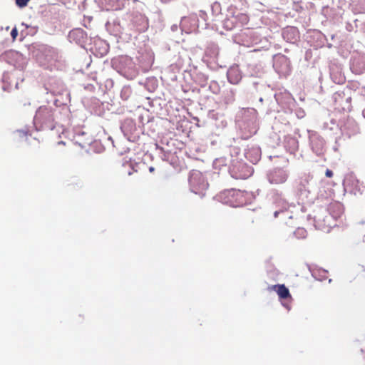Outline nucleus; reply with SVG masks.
Returning a JSON list of instances; mask_svg holds the SVG:
<instances>
[{
	"label": "nucleus",
	"instance_id": "4468645a",
	"mask_svg": "<svg viewBox=\"0 0 365 365\" xmlns=\"http://www.w3.org/2000/svg\"><path fill=\"white\" fill-rule=\"evenodd\" d=\"M107 51H108V46H107V45H106L105 48L103 49V51L101 54L103 56V54H106L107 53Z\"/></svg>",
	"mask_w": 365,
	"mask_h": 365
},
{
	"label": "nucleus",
	"instance_id": "9d476101",
	"mask_svg": "<svg viewBox=\"0 0 365 365\" xmlns=\"http://www.w3.org/2000/svg\"><path fill=\"white\" fill-rule=\"evenodd\" d=\"M30 0H16V4L20 7H25Z\"/></svg>",
	"mask_w": 365,
	"mask_h": 365
},
{
	"label": "nucleus",
	"instance_id": "ddd939ff",
	"mask_svg": "<svg viewBox=\"0 0 365 365\" xmlns=\"http://www.w3.org/2000/svg\"><path fill=\"white\" fill-rule=\"evenodd\" d=\"M325 175L327 178H331L333 176V172L331 170L327 169L325 172Z\"/></svg>",
	"mask_w": 365,
	"mask_h": 365
},
{
	"label": "nucleus",
	"instance_id": "f03ea898",
	"mask_svg": "<svg viewBox=\"0 0 365 365\" xmlns=\"http://www.w3.org/2000/svg\"><path fill=\"white\" fill-rule=\"evenodd\" d=\"M247 192L240 190L230 189L223 191L220 197L222 201L232 207L242 206L246 203Z\"/></svg>",
	"mask_w": 365,
	"mask_h": 365
},
{
	"label": "nucleus",
	"instance_id": "6e6552de",
	"mask_svg": "<svg viewBox=\"0 0 365 365\" xmlns=\"http://www.w3.org/2000/svg\"><path fill=\"white\" fill-rule=\"evenodd\" d=\"M294 234L298 239H304L307 236V232L303 227H298L297 229H296Z\"/></svg>",
	"mask_w": 365,
	"mask_h": 365
},
{
	"label": "nucleus",
	"instance_id": "dca6fc26",
	"mask_svg": "<svg viewBox=\"0 0 365 365\" xmlns=\"http://www.w3.org/2000/svg\"><path fill=\"white\" fill-rule=\"evenodd\" d=\"M149 170H150V172H153V171H154V168L150 167V168H149Z\"/></svg>",
	"mask_w": 365,
	"mask_h": 365
},
{
	"label": "nucleus",
	"instance_id": "423d86ee",
	"mask_svg": "<svg viewBox=\"0 0 365 365\" xmlns=\"http://www.w3.org/2000/svg\"><path fill=\"white\" fill-rule=\"evenodd\" d=\"M239 19L243 22L248 21V17L246 14H240L237 16H232L227 18L224 22L225 28L228 30H232L233 28L237 26V19Z\"/></svg>",
	"mask_w": 365,
	"mask_h": 365
},
{
	"label": "nucleus",
	"instance_id": "7ed1b4c3",
	"mask_svg": "<svg viewBox=\"0 0 365 365\" xmlns=\"http://www.w3.org/2000/svg\"><path fill=\"white\" fill-rule=\"evenodd\" d=\"M189 182L192 192L200 195H205V192L208 187V183L201 173L198 171L192 172L190 176Z\"/></svg>",
	"mask_w": 365,
	"mask_h": 365
},
{
	"label": "nucleus",
	"instance_id": "39448f33",
	"mask_svg": "<svg viewBox=\"0 0 365 365\" xmlns=\"http://www.w3.org/2000/svg\"><path fill=\"white\" fill-rule=\"evenodd\" d=\"M267 290L269 292H271V291L276 292V293L279 296V299H286L292 297L288 288H287L284 284H278L271 285L267 287Z\"/></svg>",
	"mask_w": 365,
	"mask_h": 365
},
{
	"label": "nucleus",
	"instance_id": "2eb2a0df",
	"mask_svg": "<svg viewBox=\"0 0 365 365\" xmlns=\"http://www.w3.org/2000/svg\"><path fill=\"white\" fill-rule=\"evenodd\" d=\"M278 214H279L278 211L274 212V217H277Z\"/></svg>",
	"mask_w": 365,
	"mask_h": 365
},
{
	"label": "nucleus",
	"instance_id": "0eeeda50",
	"mask_svg": "<svg viewBox=\"0 0 365 365\" xmlns=\"http://www.w3.org/2000/svg\"><path fill=\"white\" fill-rule=\"evenodd\" d=\"M227 74L228 81L232 84H237L242 79L241 71L238 66L231 67Z\"/></svg>",
	"mask_w": 365,
	"mask_h": 365
},
{
	"label": "nucleus",
	"instance_id": "f257e3e1",
	"mask_svg": "<svg viewBox=\"0 0 365 365\" xmlns=\"http://www.w3.org/2000/svg\"><path fill=\"white\" fill-rule=\"evenodd\" d=\"M54 112L51 106H40L36 112L34 123L37 130H53L55 128Z\"/></svg>",
	"mask_w": 365,
	"mask_h": 365
},
{
	"label": "nucleus",
	"instance_id": "1a4fd4ad",
	"mask_svg": "<svg viewBox=\"0 0 365 365\" xmlns=\"http://www.w3.org/2000/svg\"><path fill=\"white\" fill-rule=\"evenodd\" d=\"M240 167L242 168V170H245L247 171V173L240 174L237 176V178H247L248 176H250V175L251 174L250 168L245 164L240 165Z\"/></svg>",
	"mask_w": 365,
	"mask_h": 365
},
{
	"label": "nucleus",
	"instance_id": "f8f14e48",
	"mask_svg": "<svg viewBox=\"0 0 365 365\" xmlns=\"http://www.w3.org/2000/svg\"><path fill=\"white\" fill-rule=\"evenodd\" d=\"M82 34V30L81 29H76V30H73L72 31L70 34H69V36L71 37V36L73 35H75V34Z\"/></svg>",
	"mask_w": 365,
	"mask_h": 365
},
{
	"label": "nucleus",
	"instance_id": "f3484780",
	"mask_svg": "<svg viewBox=\"0 0 365 365\" xmlns=\"http://www.w3.org/2000/svg\"><path fill=\"white\" fill-rule=\"evenodd\" d=\"M362 242L365 244V235L363 236Z\"/></svg>",
	"mask_w": 365,
	"mask_h": 365
},
{
	"label": "nucleus",
	"instance_id": "20e7f679",
	"mask_svg": "<svg viewBox=\"0 0 365 365\" xmlns=\"http://www.w3.org/2000/svg\"><path fill=\"white\" fill-rule=\"evenodd\" d=\"M288 175L282 168H277L270 172L269 180L272 184H282L287 181Z\"/></svg>",
	"mask_w": 365,
	"mask_h": 365
},
{
	"label": "nucleus",
	"instance_id": "9b49d317",
	"mask_svg": "<svg viewBox=\"0 0 365 365\" xmlns=\"http://www.w3.org/2000/svg\"><path fill=\"white\" fill-rule=\"evenodd\" d=\"M11 36L12 37V38L14 40L16 39V36H18V30L16 28H14L12 30H11Z\"/></svg>",
	"mask_w": 365,
	"mask_h": 365
}]
</instances>
